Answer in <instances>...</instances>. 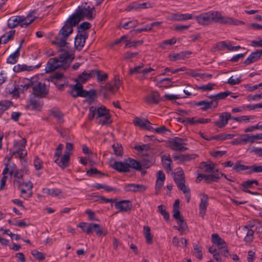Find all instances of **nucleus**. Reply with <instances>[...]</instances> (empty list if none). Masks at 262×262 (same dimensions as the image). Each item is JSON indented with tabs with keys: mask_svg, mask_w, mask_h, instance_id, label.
I'll use <instances>...</instances> for the list:
<instances>
[{
	"mask_svg": "<svg viewBox=\"0 0 262 262\" xmlns=\"http://www.w3.org/2000/svg\"><path fill=\"white\" fill-rule=\"evenodd\" d=\"M177 170V172L174 173L173 177L174 181L178 188L183 191V193H186L188 192V188H187L185 184V180L183 170L181 167L178 168Z\"/></svg>",
	"mask_w": 262,
	"mask_h": 262,
	"instance_id": "0eeeda50",
	"label": "nucleus"
},
{
	"mask_svg": "<svg viewBox=\"0 0 262 262\" xmlns=\"http://www.w3.org/2000/svg\"><path fill=\"white\" fill-rule=\"evenodd\" d=\"M148 119L144 118H140L139 117H135L133 120V123L135 125L143 129L144 127L145 126V124Z\"/></svg>",
	"mask_w": 262,
	"mask_h": 262,
	"instance_id": "ea45409f",
	"label": "nucleus"
},
{
	"mask_svg": "<svg viewBox=\"0 0 262 262\" xmlns=\"http://www.w3.org/2000/svg\"><path fill=\"white\" fill-rule=\"evenodd\" d=\"M204 180L207 182H216L220 177L215 174H204Z\"/></svg>",
	"mask_w": 262,
	"mask_h": 262,
	"instance_id": "603ef678",
	"label": "nucleus"
},
{
	"mask_svg": "<svg viewBox=\"0 0 262 262\" xmlns=\"http://www.w3.org/2000/svg\"><path fill=\"white\" fill-rule=\"evenodd\" d=\"M25 16L18 15L11 17L7 22L8 27L9 29H13L23 24V21L25 20Z\"/></svg>",
	"mask_w": 262,
	"mask_h": 262,
	"instance_id": "9d476101",
	"label": "nucleus"
},
{
	"mask_svg": "<svg viewBox=\"0 0 262 262\" xmlns=\"http://www.w3.org/2000/svg\"><path fill=\"white\" fill-rule=\"evenodd\" d=\"M162 162L163 166L167 172H169L172 170V160L169 155H164L162 157Z\"/></svg>",
	"mask_w": 262,
	"mask_h": 262,
	"instance_id": "a878e982",
	"label": "nucleus"
},
{
	"mask_svg": "<svg viewBox=\"0 0 262 262\" xmlns=\"http://www.w3.org/2000/svg\"><path fill=\"white\" fill-rule=\"evenodd\" d=\"M262 165H253L250 166V170L247 171V173H251L252 172H261Z\"/></svg>",
	"mask_w": 262,
	"mask_h": 262,
	"instance_id": "5fc2aeb1",
	"label": "nucleus"
},
{
	"mask_svg": "<svg viewBox=\"0 0 262 262\" xmlns=\"http://www.w3.org/2000/svg\"><path fill=\"white\" fill-rule=\"evenodd\" d=\"M36 10H34L30 12L26 16H25V20L23 21V24H21L20 27L26 28L32 22H33L36 18L37 17L33 16V14L36 13Z\"/></svg>",
	"mask_w": 262,
	"mask_h": 262,
	"instance_id": "aec40b11",
	"label": "nucleus"
},
{
	"mask_svg": "<svg viewBox=\"0 0 262 262\" xmlns=\"http://www.w3.org/2000/svg\"><path fill=\"white\" fill-rule=\"evenodd\" d=\"M91 27V24L87 21L82 23L77 27V32L79 33H87L85 32V30L89 29Z\"/></svg>",
	"mask_w": 262,
	"mask_h": 262,
	"instance_id": "a19ab883",
	"label": "nucleus"
},
{
	"mask_svg": "<svg viewBox=\"0 0 262 262\" xmlns=\"http://www.w3.org/2000/svg\"><path fill=\"white\" fill-rule=\"evenodd\" d=\"M82 85L80 83L77 82L76 84L72 86V89L69 93L73 97L76 98L79 95H81V92H82Z\"/></svg>",
	"mask_w": 262,
	"mask_h": 262,
	"instance_id": "cd10ccee",
	"label": "nucleus"
},
{
	"mask_svg": "<svg viewBox=\"0 0 262 262\" xmlns=\"http://www.w3.org/2000/svg\"><path fill=\"white\" fill-rule=\"evenodd\" d=\"M63 77V73L56 72L50 77V80L55 84H57V82H59Z\"/></svg>",
	"mask_w": 262,
	"mask_h": 262,
	"instance_id": "09e8293b",
	"label": "nucleus"
},
{
	"mask_svg": "<svg viewBox=\"0 0 262 262\" xmlns=\"http://www.w3.org/2000/svg\"><path fill=\"white\" fill-rule=\"evenodd\" d=\"M99 119V123L102 125H106L109 124L112 122V120L111 118L110 115H108L107 116H104L103 118H100Z\"/></svg>",
	"mask_w": 262,
	"mask_h": 262,
	"instance_id": "6e6d98bb",
	"label": "nucleus"
},
{
	"mask_svg": "<svg viewBox=\"0 0 262 262\" xmlns=\"http://www.w3.org/2000/svg\"><path fill=\"white\" fill-rule=\"evenodd\" d=\"M115 207L118 209L120 212H128L131 210L133 207V204L129 200H121L116 202L115 203Z\"/></svg>",
	"mask_w": 262,
	"mask_h": 262,
	"instance_id": "6e6552de",
	"label": "nucleus"
},
{
	"mask_svg": "<svg viewBox=\"0 0 262 262\" xmlns=\"http://www.w3.org/2000/svg\"><path fill=\"white\" fill-rule=\"evenodd\" d=\"M138 24V21L137 19H134L124 23L122 27L124 29H128L137 26Z\"/></svg>",
	"mask_w": 262,
	"mask_h": 262,
	"instance_id": "de8ad7c7",
	"label": "nucleus"
},
{
	"mask_svg": "<svg viewBox=\"0 0 262 262\" xmlns=\"http://www.w3.org/2000/svg\"><path fill=\"white\" fill-rule=\"evenodd\" d=\"M88 37V33H79L75 38V47L79 51H80L84 46L85 40Z\"/></svg>",
	"mask_w": 262,
	"mask_h": 262,
	"instance_id": "9b49d317",
	"label": "nucleus"
},
{
	"mask_svg": "<svg viewBox=\"0 0 262 262\" xmlns=\"http://www.w3.org/2000/svg\"><path fill=\"white\" fill-rule=\"evenodd\" d=\"M127 160L128 169L132 168L136 170L141 171L142 170V165L140 162L130 158H128Z\"/></svg>",
	"mask_w": 262,
	"mask_h": 262,
	"instance_id": "b1692460",
	"label": "nucleus"
},
{
	"mask_svg": "<svg viewBox=\"0 0 262 262\" xmlns=\"http://www.w3.org/2000/svg\"><path fill=\"white\" fill-rule=\"evenodd\" d=\"M143 41L142 40L134 41L127 40L126 41V43H125V47H127L128 48L135 47L138 45L143 44Z\"/></svg>",
	"mask_w": 262,
	"mask_h": 262,
	"instance_id": "3c124183",
	"label": "nucleus"
},
{
	"mask_svg": "<svg viewBox=\"0 0 262 262\" xmlns=\"http://www.w3.org/2000/svg\"><path fill=\"white\" fill-rule=\"evenodd\" d=\"M150 147L148 144H142L141 145L135 146L134 149L139 152L143 151H147L149 150Z\"/></svg>",
	"mask_w": 262,
	"mask_h": 262,
	"instance_id": "052dcab7",
	"label": "nucleus"
},
{
	"mask_svg": "<svg viewBox=\"0 0 262 262\" xmlns=\"http://www.w3.org/2000/svg\"><path fill=\"white\" fill-rule=\"evenodd\" d=\"M208 195L204 194L202 195L201 201L199 205L200 207V214L203 217L205 214L206 208L208 205Z\"/></svg>",
	"mask_w": 262,
	"mask_h": 262,
	"instance_id": "5701e85b",
	"label": "nucleus"
},
{
	"mask_svg": "<svg viewBox=\"0 0 262 262\" xmlns=\"http://www.w3.org/2000/svg\"><path fill=\"white\" fill-rule=\"evenodd\" d=\"M121 85L120 80L115 77L113 80L107 83L100 91V93L104 98H107L110 93H115L117 91Z\"/></svg>",
	"mask_w": 262,
	"mask_h": 262,
	"instance_id": "7ed1b4c3",
	"label": "nucleus"
},
{
	"mask_svg": "<svg viewBox=\"0 0 262 262\" xmlns=\"http://www.w3.org/2000/svg\"><path fill=\"white\" fill-rule=\"evenodd\" d=\"M20 55L19 49H17L14 53L11 54L7 59V62L10 64H15L17 62Z\"/></svg>",
	"mask_w": 262,
	"mask_h": 262,
	"instance_id": "473e14b6",
	"label": "nucleus"
},
{
	"mask_svg": "<svg viewBox=\"0 0 262 262\" xmlns=\"http://www.w3.org/2000/svg\"><path fill=\"white\" fill-rule=\"evenodd\" d=\"M111 167L114 169L121 172H127L129 170L128 169L127 160L125 163L119 161H115L113 164L111 165Z\"/></svg>",
	"mask_w": 262,
	"mask_h": 262,
	"instance_id": "2eb2a0df",
	"label": "nucleus"
},
{
	"mask_svg": "<svg viewBox=\"0 0 262 262\" xmlns=\"http://www.w3.org/2000/svg\"><path fill=\"white\" fill-rule=\"evenodd\" d=\"M42 192L45 194H47L52 196H57L62 192L61 190L58 188H43Z\"/></svg>",
	"mask_w": 262,
	"mask_h": 262,
	"instance_id": "2f4dec72",
	"label": "nucleus"
},
{
	"mask_svg": "<svg viewBox=\"0 0 262 262\" xmlns=\"http://www.w3.org/2000/svg\"><path fill=\"white\" fill-rule=\"evenodd\" d=\"M91 223L81 222L79 223L77 227L80 228L82 230L88 234L92 233Z\"/></svg>",
	"mask_w": 262,
	"mask_h": 262,
	"instance_id": "e433bc0d",
	"label": "nucleus"
},
{
	"mask_svg": "<svg viewBox=\"0 0 262 262\" xmlns=\"http://www.w3.org/2000/svg\"><path fill=\"white\" fill-rule=\"evenodd\" d=\"M31 254L38 260H43L45 258V254L36 250H33L31 251Z\"/></svg>",
	"mask_w": 262,
	"mask_h": 262,
	"instance_id": "864d4df0",
	"label": "nucleus"
},
{
	"mask_svg": "<svg viewBox=\"0 0 262 262\" xmlns=\"http://www.w3.org/2000/svg\"><path fill=\"white\" fill-rule=\"evenodd\" d=\"M197 22L203 26H208L213 23L225 24L228 20L218 11H210L194 16Z\"/></svg>",
	"mask_w": 262,
	"mask_h": 262,
	"instance_id": "f03ea898",
	"label": "nucleus"
},
{
	"mask_svg": "<svg viewBox=\"0 0 262 262\" xmlns=\"http://www.w3.org/2000/svg\"><path fill=\"white\" fill-rule=\"evenodd\" d=\"M179 226H174V228L180 232V234L182 235L184 231L187 229V225L186 222H185L184 218L177 221Z\"/></svg>",
	"mask_w": 262,
	"mask_h": 262,
	"instance_id": "f704fd0d",
	"label": "nucleus"
},
{
	"mask_svg": "<svg viewBox=\"0 0 262 262\" xmlns=\"http://www.w3.org/2000/svg\"><path fill=\"white\" fill-rule=\"evenodd\" d=\"M93 11H95L94 7L91 9H88L85 7H79V9L76 10L65 21L64 26L55 37V40L52 41L53 45H57L60 48L58 52L62 53L58 57L49 59L45 69L47 73L53 72L58 68L66 70L69 68L71 63L75 58V56L73 54H69L62 48L68 47L69 43L67 42V39L73 32V27L76 26L84 17L90 20L94 19Z\"/></svg>",
	"mask_w": 262,
	"mask_h": 262,
	"instance_id": "f257e3e1",
	"label": "nucleus"
},
{
	"mask_svg": "<svg viewBox=\"0 0 262 262\" xmlns=\"http://www.w3.org/2000/svg\"><path fill=\"white\" fill-rule=\"evenodd\" d=\"M256 117L254 116H242L237 117H233L232 119L239 122H254V120Z\"/></svg>",
	"mask_w": 262,
	"mask_h": 262,
	"instance_id": "72a5a7b5",
	"label": "nucleus"
},
{
	"mask_svg": "<svg viewBox=\"0 0 262 262\" xmlns=\"http://www.w3.org/2000/svg\"><path fill=\"white\" fill-rule=\"evenodd\" d=\"M114 154L117 156H122L123 154L122 147L121 145L117 143L112 146Z\"/></svg>",
	"mask_w": 262,
	"mask_h": 262,
	"instance_id": "8fccbe9b",
	"label": "nucleus"
},
{
	"mask_svg": "<svg viewBox=\"0 0 262 262\" xmlns=\"http://www.w3.org/2000/svg\"><path fill=\"white\" fill-rule=\"evenodd\" d=\"M229 119V114L225 113L220 115L219 120L214 122V125L219 128L224 127L227 123Z\"/></svg>",
	"mask_w": 262,
	"mask_h": 262,
	"instance_id": "6ab92c4d",
	"label": "nucleus"
},
{
	"mask_svg": "<svg viewBox=\"0 0 262 262\" xmlns=\"http://www.w3.org/2000/svg\"><path fill=\"white\" fill-rule=\"evenodd\" d=\"M97 118H102L104 116L110 115L108 110L104 106H101L100 107H98L97 110Z\"/></svg>",
	"mask_w": 262,
	"mask_h": 262,
	"instance_id": "79ce46f5",
	"label": "nucleus"
},
{
	"mask_svg": "<svg viewBox=\"0 0 262 262\" xmlns=\"http://www.w3.org/2000/svg\"><path fill=\"white\" fill-rule=\"evenodd\" d=\"M36 96L31 98L29 104L26 105V108L31 110H40L42 103L39 99H36Z\"/></svg>",
	"mask_w": 262,
	"mask_h": 262,
	"instance_id": "4468645a",
	"label": "nucleus"
},
{
	"mask_svg": "<svg viewBox=\"0 0 262 262\" xmlns=\"http://www.w3.org/2000/svg\"><path fill=\"white\" fill-rule=\"evenodd\" d=\"M254 185L256 186L258 185V182L257 180H249L244 182L241 184V188L243 190H245V189H248V188H252Z\"/></svg>",
	"mask_w": 262,
	"mask_h": 262,
	"instance_id": "7c9ffc66",
	"label": "nucleus"
},
{
	"mask_svg": "<svg viewBox=\"0 0 262 262\" xmlns=\"http://www.w3.org/2000/svg\"><path fill=\"white\" fill-rule=\"evenodd\" d=\"M27 141L25 138H23L20 141L14 140L13 141V148H17L20 149H24L26 145Z\"/></svg>",
	"mask_w": 262,
	"mask_h": 262,
	"instance_id": "49530a36",
	"label": "nucleus"
},
{
	"mask_svg": "<svg viewBox=\"0 0 262 262\" xmlns=\"http://www.w3.org/2000/svg\"><path fill=\"white\" fill-rule=\"evenodd\" d=\"M63 148L62 144H59L56 148V152L54 154V157L56 158H59L61 155L62 151Z\"/></svg>",
	"mask_w": 262,
	"mask_h": 262,
	"instance_id": "338daca9",
	"label": "nucleus"
},
{
	"mask_svg": "<svg viewBox=\"0 0 262 262\" xmlns=\"http://www.w3.org/2000/svg\"><path fill=\"white\" fill-rule=\"evenodd\" d=\"M40 67V65H36L35 66H28L26 64H17L13 68V70L15 73H19L20 72L24 71H31L33 70L35 68H38Z\"/></svg>",
	"mask_w": 262,
	"mask_h": 262,
	"instance_id": "412c9836",
	"label": "nucleus"
},
{
	"mask_svg": "<svg viewBox=\"0 0 262 262\" xmlns=\"http://www.w3.org/2000/svg\"><path fill=\"white\" fill-rule=\"evenodd\" d=\"M194 18L192 14L189 13H176L172 14L171 20L173 21H185Z\"/></svg>",
	"mask_w": 262,
	"mask_h": 262,
	"instance_id": "f3484780",
	"label": "nucleus"
},
{
	"mask_svg": "<svg viewBox=\"0 0 262 262\" xmlns=\"http://www.w3.org/2000/svg\"><path fill=\"white\" fill-rule=\"evenodd\" d=\"M194 104L196 106H201L202 110L206 111L211 108L216 107L218 104V101L216 100H212L211 101L202 100L195 102Z\"/></svg>",
	"mask_w": 262,
	"mask_h": 262,
	"instance_id": "f8f14e48",
	"label": "nucleus"
},
{
	"mask_svg": "<svg viewBox=\"0 0 262 262\" xmlns=\"http://www.w3.org/2000/svg\"><path fill=\"white\" fill-rule=\"evenodd\" d=\"M246 53H240L233 56L230 58V61L233 62H236L238 61L240 59H242L244 58Z\"/></svg>",
	"mask_w": 262,
	"mask_h": 262,
	"instance_id": "680f3d73",
	"label": "nucleus"
},
{
	"mask_svg": "<svg viewBox=\"0 0 262 262\" xmlns=\"http://www.w3.org/2000/svg\"><path fill=\"white\" fill-rule=\"evenodd\" d=\"M33 91L34 95L36 97H40L42 95L47 94V92L46 91L45 84L41 82H38L36 84H34Z\"/></svg>",
	"mask_w": 262,
	"mask_h": 262,
	"instance_id": "ddd939ff",
	"label": "nucleus"
},
{
	"mask_svg": "<svg viewBox=\"0 0 262 262\" xmlns=\"http://www.w3.org/2000/svg\"><path fill=\"white\" fill-rule=\"evenodd\" d=\"M143 64H141L134 68L130 69L129 70V74L130 75H133L135 73H139L140 72V70L143 68Z\"/></svg>",
	"mask_w": 262,
	"mask_h": 262,
	"instance_id": "69168bd1",
	"label": "nucleus"
},
{
	"mask_svg": "<svg viewBox=\"0 0 262 262\" xmlns=\"http://www.w3.org/2000/svg\"><path fill=\"white\" fill-rule=\"evenodd\" d=\"M211 242L219 250H222L221 253L224 256L227 257L229 253L227 244L218 234L213 233L211 235Z\"/></svg>",
	"mask_w": 262,
	"mask_h": 262,
	"instance_id": "423d86ee",
	"label": "nucleus"
},
{
	"mask_svg": "<svg viewBox=\"0 0 262 262\" xmlns=\"http://www.w3.org/2000/svg\"><path fill=\"white\" fill-rule=\"evenodd\" d=\"M91 226L92 232L94 231L98 236H105L107 234V230H103L102 226L99 224L92 223Z\"/></svg>",
	"mask_w": 262,
	"mask_h": 262,
	"instance_id": "393cba45",
	"label": "nucleus"
},
{
	"mask_svg": "<svg viewBox=\"0 0 262 262\" xmlns=\"http://www.w3.org/2000/svg\"><path fill=\"white\" fill-rule=\"evenodd\" d=\"M42 162L37 157L35 158L34 160V165L36 170H39L42 168Z\"/></svg>",
	"mask_w": 262,
	"mask_h": 262,
	"instance_id": "e2e57ef3",
	"label": "nucleus"
},
{
	"mask_svg": "<svg viewBox=\"0 0 262 262\" xmlns=\"http://www.w3.org/2000/svg\"><path fill=\"white\" fill-rule=\"evenodd\" d=\"M254 230L248 229L246 227H242L236 231L239 238H243L246 245H250L254 239Z\"/></svg>",
	"mask_w": 262,
	"mask_h": 262,
	"instance_id": "39448f33",
	"label": "nucleus"
},
{
	"mask_svg": "<svg viewBox=\"0 0 262 262\" xmlns=\"http://www.w3.org/2000/svg\"><path fill=\"white\" fill-rule=\"evenodd\" d=\"M262 55V50H258L252 52L245 60L244 63L249 65L253 62L257 61Z\"/></svg>",
	"mask_w": 262,
	"mask_h": 262,
	"instance_id": "dca6fc26",
	"label": "nucleus"
},
{
	"mask_svg": "<svg viewBox=\"0 0 262 262\" xmlns=\"http://www.w3.org/2000/svg\"><path fill=\"white\" fill-rule=\"evenodd\" d=\"M197 156L195 154H187L173 156V159L174 160H179L181 162L189 161L194 159Z\"/></svg>",
	"mask_w": 262,
	"mask_h": 262,
	"instance_id": "bb28decb",
	"label": "nucleus"
},
{
	"mask_svg": "<svg viewBox=\"0 0 262 262\" xmlns=\"http://www.w3.org/2000/svg\"><path fill=\"white\" fill-rule=\"evenodd\" d=\"M200 168L207 172H214V165L212 163L207 164L203 162L200 164Z\"/></svg>",
	"mask_w": 262,
	"mask_h": 262,
	"instance_id": "4c0bfd02",
	"label": "nucleus"
},
{
	"mask_svg": "<svg viewBox=\"0 0 262 262\" xmlns=\"http://www.w3.org/2000/svg\"><path fill=\"white\" fill-rule=\"evenodd\" d=\"M89 118L90 120H92L96 115L97 113V109L94 106H91L89 108Z\"/></svg>",
	"mask_w": 262,
	"mask_h": 262,
	"instance_id": "774afa93",
	"label": "nucleus"
},
{
	"mask_svg": "<svg viewBox=\"0 0 262 262\" xmlns=\"http://www.w3.org/2000/svg\"><path fill=\"white\" fill-rule=\"evenodd\" d=\"M147 187L143 184L130 183L124 186V189L126 191L134 192H142L145 191Z\"/></svg>",
	"mask_w": 262,
	"mask_h": 262,
	"instance_id": "1a4fd4ad",
	"label": "nucleus"
},
{
	"mask_svg": "<svg viewBox=\"0 0 262 262\" xmlns=\"http://www.w3.org/2000/svg\"><path fill=\"white\" fill-rule=\"evenodd\" d=\"M191 53L190 52H182L177 54H170L169 56L170 61H175L178 60L184 59L187 55L190 54Z\"/></svg>",
	"mask_w": 262,
	"mask_h": 262,
	"instance_id": "c85d7f7f",
	"label": "nucleus"
},
{
	"mask_svg": "<svg viewBox=\"0 0 262 262\" xmlns=\"http://www.w3.org/2000/svg\"><path fill=\"white\" fill-rule=\"evenodd\" d=\"M215 48L219 50H224L226 49L229 50V45L223 41L216 43Z\"/></svg>",
	"mask_w": 262,
	"mask_h": 262,
	"instance_id": "4d7b16f0",
	"label": "nucleus"
},
{
	"mask_svg": "<svg viewBox=\"0 0 262 262\" xmlns=\"http://www.w3.org/2000/svg\"><path fill=\"white\" fill-rule=\"evenodd\" d=\"M214 86H215V84L209 83L206 85H195V89L198 91L205 92L213 90Z\"/></svg>",
	"mask_w": 262,
	"mask_h": 262,
	"instance_id": "58836bf2",
	"label": "nucleus"
},
{
	"mask_svg": "<svg viewBox=\"0 0 262 262\" xmlns=\"http://www.w3.org/2000/svg\"><path fill=\"white\" fill-rule=\"evenodd\" d=\"M228 95H229V91H226L224 92H221L215 95V99L214 100H216L219 99H223L227 97Z\"/></svg>",
	"mask_w": 262,
	"mask_h": 262,
	"instance_id": "0e129e2a",
	"label": "nucleus"
},
{
	"mask_svg": "<svg viewBox=\"0 0 262 262\" xmlns=\"http://www.w3.org/2000/svg\"><path fill=\"white\" fill-rule=\"evenodd\" d=\"M239 142L243 144H246L248 143H255L253 135L245 134L243 135L239 138Z\"/></svg>",
	"mask_w": 262,
	"mask_h": 262,
	"instance_id": "c756f323",
	"label": "nucleus"
},
{
	"mask_svg": "<svg viewBox=\"0 0 262 262\" xmlns=\"http://www.w3.org/2000/svg\"><path fill=\"white\" fill-rule=\"evenodd\" d=\"M70 156L69 154H64L62 156L61 159L56 158L55 162L62 169H64L69 166Z\"/></svg>",
	"mask_w": 262,
	"mask_h": 262,
	"instance_id": "a211bd4d",
	"label": "nucleus"
},
{
	"mask_svg": "<svg viewBox=\"0 0 262 262\" xmlns=\"http://www.w3.org/2000/svg\"><path fill=\"white\" fill-rule=\"evenodd\" d=\"M158 209L159 212L163 216L165 220L168 221L169 220V214L166 211L165 206L164 205H160L158 206Z\"/></svg>",
	"mask_w": 262,
	"mask_h": 262,
	"instance_id": "37998d69",
	"label": "nucleus"
},
{
	"mask_svg": "<svg viewBox=\"0 0 262 262\" xmlns=\"http://www.w3.org/2000/svg\"><path fill=\"white\" fill-rule=\"evenodd\" d=\"M142 168H148L153 164L152 159L149 158H144L140 162Z\"/></svg>",
	"mask_w": 262,
	"mask_h": 262,
	"instance_id": "c03bdc74",
	"label": "nucleus"
},
{
	"mask_svg": "<svg viewBox=\"0 0 262 262\" xmlns=\"http://www.w3.org/2000/svg\"><path fill=\"white\" fill-rule=\"evenodd\" d=\"M160 95L158 92L153 91L146 97V101L147 103L158 104L160 101Z\"/></svg>",
	"mask_w": 262,
	"mask_h": 262,
	"instance_id": "4be33fe9",
	"label": "nucleus"
},
{
	"mask_svg": "<svg viewBox=\"0 0 262 262\" xmlns=\"http://www.w3.org/2000/svg\"><path fill=\"white\" fill-rule=\"evenodd\" d=\"M128 36L127 35H123L120 38L115 40L111 44V46L118 45L120 44L122 42H125L126 43V41L127 40Z\"/></svg>",
	"mask_w": 262,
	"mask_h": 262,
	"instance_id": "13d9d810",
	"label": "nucleus"
},
{
	"mask_svg": "<svg viewBox=\"0 0 262 262\" xmlns=\"http://www.w3.org/2000/svg\"><path fill=\"white\" fill-rule=\"evenodd\" d=\"M187 139L186 138L174 137L171 138L169 142L170 148L177 151H185L188 149Z\"/></svg>",
	"mask_w": 262,
	"mask_h": 262,
	"instance_id": "20e7f679",
	"label": "nucleus"
},
{
	"mask_svg": "<svg viewBox=\"0 0 262 262\" xmlns=\"http://www.w3.org/2000/svg\"><path fill=\"white\" fill-rule=\"evenodd\" d=\"M89 79V76L88 74V72L83 71L80 74L76 79V81L78 83H84Z\"/></svg>",
	"mask_w": 262,
	"mask_h": 262,
	"instance_id": "a18cd8bd",
	"label": "nucleus"
},
{
	"mask_svg": "<svg viewBox=\"0 0 262 262\" xmlns=\"http://www.w3.org/2000/svg\"><path fill=\"white\" fill-rule=\"evenodd\" d=\"M101 71L99 70V74L97 75V81L98 82H105L108 78V75L106 73L101 74Z\"/></svg>",
	"mask_w": 262,
	"mask_h": 262,
	"instance_id": "bf43d9fd",
	"label": "nucleus"
},
{
	"mask_svg": "<svg viewBox=\"0 0 262 262\" xmlns=\"http://www.w3.org/2000/svg\"><path fill=\"white\" fill-rule=\"evenodd\" d=\"M233 170L237 172L245 170H250V166L242 164L239 162H236L232 167Z\"/></svg>",
	"mask_w": 262,
	"mask_h": 262,
	"instance_id": "c9c22d12",
	"label": "nucleus"
}]
</instances>
